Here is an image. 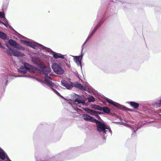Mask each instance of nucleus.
Returning <instances> with one entry per match:
<instances>
[{"label":"nucleus","mask_w":161,"mask_h":161,"mask_svg":"<svg viewBox=\"0 0 161 161\" xmlns=\"http://www.w3.org/2000/svg\"><path fill=\"white\" fill-rule=\"evenodd\" d=\"M84 120L96 124L97 130L101 134H103V138L105 139L107 136V134L108 132L111 135L112 134V131L111 129L104 123L98 120L87 114L83 115Z\"/></svg>","instance_id":"obj_1"},{"label":"nucleus","mask_w":161,"mask_h":161,"mask_svg":"<svg viewBox=\"0 0 161 161\" xmlns=\"http://www.w3.org/2000/svg\"><path fill=\"white\" fill-rule=\"evenodd\" d=\"M40 69L38 70V73L40 74L45 75L46 78L44 79V82L46 84V86L49 87L58 96H60L61 97L65 99V100H66L54 89L55 88L57 87V86L53 82V80L49 77L48 75L51 72V68L44 65H40Z\"/></svg>","instance_id":"obj_2"},{"label":"nucleus","mask_w":161,"mask_h":161,"mask_svg":"<svg viewBox=\"0 0 161 161\" xmlns=\"http://www.w3.org/2000/svg\"><path fill=\"white\" fill-rule=\"evenodd\" d=\"M109 8H110V7H108V10L106 11L105 14L102 16V17H101V15H102L103 12L102 10L101 9H100L98 12L97 15V19H98L97 22L98 21L97 24L92 29V31L89 33L84 43L82 46V47L84 46V45L86 44L87 42L91 38L92 36L95 33L96 31H97V29L101 26V25L103 23L104 21L106 19V16L108 15V11Z\"/></svg>","instance_id":"obj_3"},{"label":"nucleus","mask_w":161,"mask_h":161,"mask_svg":"<svg viewBox=\"0 0 161 161\" xmlns=\"http://www.w3.org/2000/svg\"><path fill=\"white\" fill-rule=\"evenodd\" d=\"M109 8H110V7H108V10L106 11L105 14L102 16V17H101V15H102L103 12L102 10L101 9H100L98 12L97 15V19H98L97 22L98 21L97 24L92 29V31L89 33L84 43L82 46V47L84 46V45L86 44L87 42L91 38L92 36L95 33L96 31H97V29L101 26V25L103 23L104 21L106 19V16L108 15V11Z\"/></svg>","instance_id":"obj_4"},{"label":"nucleus","mask_w":161,"mask_h":161,"mask_svg":"<svg viewBox=\"0 0 161 161\" xmlns=\"http://www.w3.org/2000/svg\"><path fill=\"white\" fill-rule=\"evenodd\" d=\"M26 77L25 75H18L17 76H12L10 75H6L5 74L2 73L0 74V78H1V82L3 86H6L8 84V79H14V77Z\"/></svg>","instance_id":"obj_5"},{"label":"nucleus","mask_w":161,"mask_h":161,"mask_svg":"<svg viewBox=\"0 0 161 161\" xmlns=\"http://www.w3.org/2000/svg\"><path fill=\"white\" fill-rule=\"evenodd\" d=\"M28 46L34 49H37L38 48L41 49H42L48 53L50 52L51 51L53 52V51L50 48L45 47L36 42H30V43H29Z\"/></svg>","instance_id":"obj_6"},{"label":"nucleus","mask_w":161,"mask_h":161,"mask_svg":"<svg viewBox=\"0 0 161 161\" xmlns=\"http://www.w3.org/2000/svg\"><path fill=\"white\" fill-rule=\"evenodd\" d=\"M105 99L107 102L109 104L113 105L114 106L122 110H127L129 111H132L131 109L127 108L124 106H122L119 103L114 101L112 100L107 97H106Z\"/></svg>","instance_id":"obj_7"},{"label":"nucleus","mask_w":161,"mask_h":161,"mask_svg":"<svg viewBox=\"0 0 161 161\" xmlns=\"http://www.w3.org/2000/svg\"><path fill=\"white\" fill-rule=\"evenodd\" d=\"M154 115L161 118V99L154 103Z\"/></svg>","instance_id":"obj_8"},{"label":"nucleus","mask_w":161,"mask_h":161,"mask_svg":"<svg viewBox=\"0 0 161 161\" xmlns=\"http://www.w3.org/2000/svg\"><path fill=\"white\" fill-rule=\"evenodd\" d=\"M61 65L62 64L61 63L58 64L55 63L52 64V69L56 74L61 75L64 72V70L62 67Z\"/></svg>","instance_id":"obj_9"},{"label":"nucleus","mask_w":161,"mask_h":161,"mask_svg":"<svg viewBox=\"0 0 161 161\" xmlns=\"http://www.w3.org/2000/svg\"><path fill=\"white\" fill-rule=\"evenodd\" d=\"M33 66L27 63H25L24 65L21 66L18 70L20 74H25L29 70L32 69Z\"/></svg>","instance_id":"obj_10"},{"label":"nucleus","mask_w":161,"mask_h":161,"mask_svg":"<svg viewBox=\"0 0 161 161\" xmlns=\"http://www.w3.org/2000/svg\"><path fill=\"white\" fill-rule=\"evenodd\" d=\"M7 52L10 55L16 57H23L25 56L24 53L20 52L19 51L13 50L11 48H9L7 50Z\"/></svg>","instance_id":"obj_11"},{"label":"nucleus","mask_w":161,"mask_h":161,"mask_svg":"<svg viewBox=\"0 0 161 161\" xmlns=\"http://www.w3.org/2000/svg\"><path fill=\"white\" fill-rule=\"evenodd\" d=\"M49 53H50V54L53 55V57L55 59H57L58 58H62L63 59L64 62L67 66L69 67V65H70L69 64L67 63L68 60L66 58L64 57V55H62L61 53H56L53 52H53L51 51L49 52Z\"/></svg>","instance_id":"obj_12"},{"label":"nucleus","mask_w":161,"mask_h":161,"mask_svg":"<svg viewBox=\"0 0 161 161\" xmlns=\"http://www.w3.org/2000/svg\"><path fill=\"white\" fill-rule=\"evenodd\" d=\"M8 43L11 46L14 47L19 50L23 51H24L25 50V48L24 47H23L19 44L17 42L15 41L12 39H9L8 41Z\"/></svg>","instance_id":"obj_13"},{"label":"nucleus","mask_w":161,"mask_h":161,"mask_svg":"<svg viewBox=\"0 0 161 161\" xmlns=\"http://www.w3.org/2000/svg\"><path fill=\"white\" fill-rule=\"evenodd\" d=\"M6 158L8 161H11L8 157L4 151L0 147V158L4 160Z\"/></svg>","instance_id":"obj_14"},{"label":"nucleus","mask_w":161,"mask_h":161,"mask_svg":"<svg viewBox=\"0 0 161 161\" xmlns=\"http://www.w3.org/2000/svg\"><path fill=\"white\" fill-rule=\"evenodd\" d=\"M72 96L75 98H76L75 99L73 100L74 102H77L78 103H81L83 104H85V100H82L80 98H78V97L79 96L78 95L74 93L72 95Z\"/></svg>","instance_id":"obj_15"},{"label":"nucleus","mask_w":161,"mask_h":161,"mask_svg":"<svg viewBox=\"0 0 161 161\" xmlns=\"http://www.w3.org/2000/svg\"><path fill=\"white\" fill-rule=\"evenodd\" d=\"M71 84L73 87L77 88L81 90H85V87L81 84L79 83L78 82H71Z\"/></svg>","instance_id":"obj_16"},{"label":"nucleus","mask_w":161,"mask_h":161,"mask_svg":"<svg viewBox=\"0 0 161 161\" xmlns=\"http://www.w3.org/2000/svg\"><path fill=\"white\" fill-rule=\"evenodd\" d=\"M61 84L63 86L66 87L67 89L70 90L73 88L72 84H69L66 81L63 80L61 81Z\"/></svg>","instance_id":"obj_17"},{"label":"nucleus","mask_w":161,"mask_h":161,"mask_svg":"<svg viewBox=\"0 0 161 161\" xmlns=\"http://www.w3.org/2000/svg\"><path fill=\"white\" fill-rule=\"evenodd\" d=\"M127 103L136 109H137L139 106V103L134 102H128Z\"/></svg>","instance_id":"obj_18"},{"label":"nucleus","mask_w":161,"mask_h":161,"mask_svg":"<svg viewBox=\"0 0 161 161\" xmlns=\"http://www.w3.org/2000/svg\"><path fill=\"white\" fill-rule=\"evenodd\" d=\"M74 57V60L78 66H80L81 68H82L81 60L77 56H72Z\"/></svg>","instance_id":"obj_19"},{"label":"nucleus","mask_w":161,"mask_h":161,"mask_svg":"<svg viewBox=\"0 0 161 161\" xmlns=\"http://www.w3.org/2000/svg\"><path fill=\"white\" fill-rule=\"evenodd\" d=\"M0 38L3 40H5L7 38V35L2 31H0Z\"/></svg>","instance_id":"obj_20"},{"label":"nucleus","mask_w":161,"mask_h":161,"mask_svg":"<svg viewBox=\"0 0 161 161\" xmlns=\"http://www.w3.org/2000/svg\"><path fill=\"white\" fill-rule=\"evenodd\" d=\"M101 111H103L104 113L106 114H109L110 112V110L108 107H102Z\"/></svg>","instance_id":"obj_21"},{"label":"nucleus","mask_w":161,"mask_h":161,"mask_svg":"<svg viewBox=\"0 0 161 161\" xmlns=\"http://www.w3.org/2000/svg\"><path fill=\"white\" fill-rule=\"evenodd\" d=\"M92 108L95 109L97 110H98L99 111H101V110H102V107H101L99 106H98V105H96V104H94V105H92Z\"/></svg>","instance_id":"obj_22"},{"label":"nucleus","mask_w":161,"mask_h":161,"mask_svg":"<svg viewBox=\"0 0 161 161\" xmlns=\"http://www.w3.org/2000/svg\"><path fill=\"white\" fill-rule=\"evenodd\" d=\"M87 99L89 102H94L95 101L94 97L92 96L87 98Z\"/></svg>","instance_id":"obj_23"},{"label":"nucleus","mask_w":161,"mask_h":161,"mask_svg":"<svg viewBox=\"0 0 161 161\" xmlns=\"http://www.w3.org/2000/svg\"><path fill=\"white\" fill-rule=\"evenodd\" d=\"M20 42L23 44L28 46L29 43H30V42L26 40H21Z\"/></svg>","instance_id":"obj_24"},{"label":"nucleus","mask_w":161,"mask_h":161,"mask_svg":"<svg viewBox=\"0 0 161 161\" xmlns=\"http://www.w3.org/2000/svg\"><path fill=\"white\" fill-rule=\"evenodd\" d=\"M139 129V128H138L136 130H134V129L133 130V129L132 128V130H133V132L132 134L131 135V136L133 137L136 136V132Z\"/></svg>","instance_id":"obj_25"},{"label":"nucleus","mask_w":161,"mask_h":161,"mask_svg":"<svg viewBox=\"0 0 161 161\" xmlns=\"http://www.w3.org/2000/svg\"><path fill=\"white\" fill-rule=\"evenodd\" d=\"M82 47V49L81 50V54L79 56H77V57H79V58L81 59V60H82V58L83 55H84V53H82V51H83V49L84 48V46H83V47Z\"/></svg>","instance_id":"obj_26"},{"label":"nucleus","mask_w":161,"mask_h":161,"mask_svg":"<svg viewBox=\"0 0 161 161\" xmlns=\"http://www.w3.org/2000/svg\"><path fill=\"white\" fill-rule=\"evenodd\" d=\"M82 47V49L81 50V54L79 56H77V57H79V58L81 59V60H82V58L83 55H84V53H82V51H83V49L84 48V46H83V47Z\"/></svg>","instance_id":"obj_27"},{"label":"nucleus","mask_w":161,"mask_h":161,"mask_svg":"<svg viewBox=\"0 0 161 161\" xmlns=\"http://www.w3.org/2000/svg\"><path fill=\"white\" fill-rule=\"evenodd\" d=\"M97 111H95L93 110H92L91 114L92 115H97Z\"/></svg>","instance_id":"obj_28"},{"label":"nucleus","mask_w":161,"mask_h":161,"mask_svg":"<svg viewBox=\"0 0 161 161\" xmlns=\"http://www.w3.org/2000/svg\"><path fill=\"white\" fill-rule=\"evenodd\" d=\"M5 14L3 12L0 11V18H3L4 17Z\"/></svg>","instance_id":"obj_29"},{"label":"nucleus","mask_w":161,"mask_h":161,"mask_svg":"<svg viewBox=\"0 0 161 161\" xmlns=\"http://www.w3.org/2000/svg\"><path fill=\"white\" fill-rule=\"evenodd\" d=\"M87 113H91L92 110L88 108H86L85 110Z\"/></svg>","instance_id":"obj_30"},{"label":"nucleus","mask_w":161,"mask_h":161,"mask_svg":"<svg viewBox=\"0 0 161 161\" xmlns=\"http://www.w3.org/2000/svg\"><path fill=\"white\" fill-rule=\"evenodd\" d=\"M116 3L118 4L119 5H120L121 4H123V6H124L125 5H126L127 4L125 3H122L121 2L118 1V2H117Z\"/></svg>","instance_id":"obj_31"},{"label":"nucleus","mask_w":161,"mask_h":161,"mask_svg":"<svg viewBox=\"0 0 161 161\" xmlns=\"http://www.w3.org/2000/svg\"><path fill=\"white\" fill-rule=\"evenodd\" d=\"M0 48H3V49L5 48V47L4 46L2 45L1 43L0 42Z\"/></svg>","instance_id":"obj_32"},{"label":"nucleus","mask_w":161,"mask_h":161,"mask_svg":"<svg viewBox=\"0 0 161 161\" xmlns=\"http://www.w3.org/2000/svg\"><path fill=\"white\" fill-rule=\"evenodd\" d=\"M2 24L3 25H5L6 27H7L8 25H9L8 24V22L7 23V24H5L3 22V23H2Z\"/></svg>","instance_id":"obj_33"},{"label":"nucleus","mask_w":161,"mask_h":161,"mask_svg":"<svg viewBox=\"0 0 161 161\" xmlns=\"http://www.w3.org/2000/svg\"><path fill=\"white\" fill-rule=\"evenodd\" d=\"M102 114V113L99 111H97V115L98 114Z\"/></svg>","instance_id":"obj_34"},{"label":"nucleus","mask_w":161,"mask_h":161,"mask_svg":"<svg viewBox=\"0 0 161 161\" xmlns=\"http://www.w3.org/2000/svg\"><path fill=\"white\" fill-rule=\"evenodd\" d=\"M3 18H4L5 20L8 23V20L4 16V17H3Z\"/></svg>","instance_id":"obj_35"},{"label":"nucleus","mask_w":161,"mask_h":161,"mask_svg":"<svg viewBox=\"0 0 161 161\" xmlns=\"http://www.w3.org/2000/svg\"><path fill=\"white\" fill-rule=\"evenodd\" d=\"M20 36H21V37L22 38H26V37H25V36H22V35H20Z\"/></svg>","instance_id":"obj_36"},{"label":"nucleus","mask_w":161,"mask_h":161,"mask_svg":"<svg viewBox=\"0 0 161 161\" xmlns=\"http://www.w3.org/2000/svg\"><path fill=\"white\" fill-rule=\"evenodd\" d=\"M113 11V9H112V10H111V9H110V10H109V11H110V12H112Z\"/></svg>","instance_id":"obj_37"},{"label":"nucleus","mask_w":161,"mask_h":161,"mask_svg":"<svg viewBox=\"0 0 161 161\" xmlns=\"http://www.w3.org/2000/svg\"><path fill=\"white\" fill-rule=\"evenodd\" d=\"M2 23H3V22L2 21H0V24H2Z\"/></svg>","instance_id":"obj_38"},{"label":"nucleus","mask_w":161,"mask_h":161,"mask_svg":"<svg viewBox=\"0 0 161 161\" xmlns=\"http://www.w3.org/2000/svg\"><path fill=\"white\" fill-rule=\"evenodd\" d=\"M9 25V27L10 28H11L12 29H13L12 27L10 25Z\"/></svg>","instance_id":"obj_39"},{"label":"nucleus","mask_w":161,"mask_h":161,"mask_svg":"<svg viewBox=\"0 0 161 161\" xmlns=\"http://www.w3.org/2000/svg\"><path fill=\"white\" fill-rule=\"evenodd\" d=\"M97 19H96V20L95 21V22H96V21H97Z\"/></svg>","instance_id":"obj_40"},{"label":"nucleus","mask_w":161,"mask_h":161,"mask_svg":"<svg viewBox=\"0 0 161 161\" xmlns=\"http://www.w3.org/2000/svg\"><path fill=\"white\" fill-rule=\"evenodd\" d=\"M108 14H110V13H109V12H108Z\"/></svg>","instance_id":"obj_41"}]
</instances>
